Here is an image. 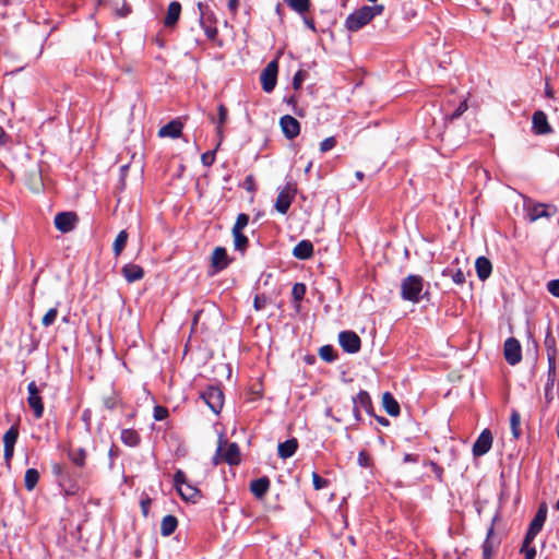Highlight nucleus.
Wrapping results in <instances>:
<instances>
[{"label":"nucleus","instance_id":"obj_1","mask_svg":"<svg viewBox=\"0 0 559 559\" xmlns=\"http://www.w3.org/2000/svg\"><path fill=\"white\" fill-rule=\"evenodd\" d=\"M383 10L382 4L362 5L346 17L345 27L349 32H358L370 23L374 16L382 14Z\"/></svg>","mask_w":559,"mask_h":559},{"label":"nucleus","instance_id":"obj_2","mask_svg":"<svg viewBox=\"0 0 559 559\" xmlns=\"http://www.w3.org/2000/svg\"><path fill=\"white\" fill-rule=\"evenodd\" d=\"M425 281L423 276L409 274L401 282V298L413 304H418L423 299Z\"/></svg>","mask_w":559,"mask_h":559},{"label":"nucleus","instance_id":"obj_3","mask_svg":"<svg viewBox=\"0 0 559 559\" xmlns=\"http://www.w3.org/2000/svg\"><path fill=\"white\" fill-rule=\"evenodd\" d=\"M174 484L180 497L186 501L195 502L201 497V491L187 480L186 474L181 469L175 473Z\"/></svg>","mask_w":559,"mask_h":559},{"label":"nucleus","instance_id":"obj_4","mask_svg":"<svg viewBox=\"0 0 559 559\" xmlns=\"http://www.w3.org/2000/svg\"><path fill=\"white\" fill-rule=\"evenodd\" d=\"M524 210L526 212L530 222H535L539 218H550L557 214V207L551 204L535 203L528 201L524 203Z\"/></svg>","mask_w":559,"mask_h":559},{"label":"nucleus","instance_id":"obj_5","mask_svg":"<svg viewBox=\"0 0 559 559\" xmlns=\"http://www.w3.org/2000/svg\"><path fill=\"white\" fill-rule=\"evenodd\" d=\"M547 518V504L542 503L530 523V527L525 534V545H531L537 534L542 531Z\"/></svg>","mask_w":559,"mask_h":559},{"label":"nucleus","instance_id":"obj_6","mask_svg":"<svg viewBox=\"0 0 559 559\" xmlns=\"http://www.w3.org/2000/svg\"><path fill=\"white\" fill-rule=\"evenodd\" d=\"M201 399L213 413L218 414L222 411L224 405V394L218 386H209L201 393Z\"/></svg>","mask_w":559,"mask_h":559},{"label":"nucleus","instance_id":"obj_7","mask_svg":"<svg viewBox=\"0 0 559 559\" xmlns=\"http://www.w3.org/2000/svg\"><path fill=\"white\" fill-rule=\"evenodd\" d=\"M278 62L277 60L270 61L261 73V84L265 93H271L277 81Z\"/></svg>","mask_w":559,"mask_h":559},{"label":"nucleus","instance_id":"obj_8","mask_svg":"<svg viewBox=\"0 0 559 559\" xmlns=\"http://www.w3.org/2000/svg\"><path fill=\"white\" fill-rule=\"evenodd\" d=\"M27 392V403L34 413V417L39 419L44 415V403L40 396V391L35 381L28 383Z\"/></svg>","mask_w":559,"mask_h":559},{"label":"nucleus","instance_id":"obj_9","mask_svg":"<svg viewBox=\"0 0 559 559\" xmlns=\"http://www.w3.org/2000/svg\"><path fill=\"white\" fill-rule=\"evenodd\" d=\"M338 343L343 350L348 354H356L361 347V340L354 331L340 332Z\"/></svg>","mask_w":559,"mask_h":559},{"label":"nucleus","instance_id":"obj_10","mask_svg":"<svg viewBox=\"0 0 559 559\" xmlns=\"http://www.w3.org/2000/svg\"><path fill=\"white\" fill-rule=\"evenodd\" d=\"M78 222L79 217L74 212H59L53 219L56 228L63 234L72 231Z\"/></svg>","mask_w":559,"mask_h":559},{"label":"nucleus","instance_id":"obj_11","mask_svg":"<svg viewBox=\"0 0 559 559\" xmlns=\"http://www.w3.org/2000/svg\"><path fill=\"white\" fill-rule=\"evenodd\" d=\"M296 190L290 186L286 185L277 194L275 201V209L281 214H286L294 201Z\"/></svg>","mask_w":559,"mask_h":559},{"label":"nucleus","instance_id":"obj_12","mask_svg":"<svg viewBox=\"0 0 559 559\" xmlns=\"http://www.w3.org/2000/svg\"><path fill=\"white\" fill-rule=\"evenodd\" d=\"M504 358L511 366L519 364L522 359V348L520 342L514 337H509L504 342Z\"/></svg>","mask_w":559,"mask_h":559},{"label":"nucleus","instance_id":"obj_13","mask_svg":"<svg viewBox=\"0 0 559 559\" xmlns=\"http://www.w3.org/2000/svg\"><path fill=\"white\" fill-rule=\"evenodd\" d=\"M492 440L491 431L489 429H484L473 445L474 456L485 455L491 449Z\"/></svg>","mask_w":559,"mask_h":559},{"label":"nucleus","instance_id":"obj_14","mask_svg":"<svg viewBox=\"0 0 559 559\" xmlns=\"http://www.w3.org/2000/svg\"><path fill=\"white\" fill-rule=\"evenodd\" d=\"M532 130L537 135H545L552 132L547 115L543 110H536L533 114Z\"/></svg>","mask_w":559,"mask_h":559},{"label":"nucleus","instance_id":"obj_15","mask_svg":"<svg viewBox=\"0 0 559 559\" xmlns=\"http://www.w3.org/2000/svg\"><path fill=\"white\" fill-rule=\"evenodd\" d=\"M280 126L288 140L297 138L300 133V123L293 116L285 115L280 119Z\"/></svg>","mask_w":559,"mask_h":559},{"label":"nucleus","instance_id":"obj_16","mask_svg":"<svg viewBox=\"0 0 559 559\" xmlns=\"http://www.w3.org/2000/svg\"><path fill=\"white\" fill-rule=\"evenodd\" d=\"M230 263L227 251L224 247H216L212 253L211 265L218 272L225 270Z\"/></svg>","mask_w":559,"mask_h":559},{"label":"nucleus","instance_id":"obj_17","mask_svg":"<svg viewBox=\"0 0 559 559\" xmlns=\"http://www.w3.org/2000/svg\"><path fill=\"white\" fill-rule=\"evenodd\" d=\"M313 243L310 240L299 241L293 249V255L299 260H308L313 255Z\"/></svg>","mask_w":559,"mask_h":559},{"label":"nucleus","instance_id":"obj_18","mask_svg":"<svg viewBox=\"0 0 559 559\" xmlns=\"http://www.w3.org/2000/svg\"><path fill=\"white\" fill-rule=\"evenodd\" d=\"M181 14V4L178 1H171L168 4L166 16L164 19V25L166 27H173L179 21Z\"/></svg>","mask_w":559,"mask_h":559},{"label":"nucleus","instance_id":"obj_19","mask_svg":"<svg viewBox=\"0 0 559 559\" xmlns=\"http://www.w3.org/2000/svg\"><path fill=\"white\" fill-rule=\"evenodd\" d=\"M121 273L128 283L140 281L144 276L143 269L133 263H128L121 269Z\"/></svg>","mask_w":559,"mask_h":559},{"label":"nucleus","instance_id":"obj_20","mask_svg":"<svg viewBox=\"0 0 559 559\" xmlns=\"http://www.w3.org/2000/svg\"><path fill=\"white\" fill-rule=\"evenodd\" d=\"M182 131V123L178 120H171L158 130V136L177 139Z\"/></svg>","mask_w":559,"mask_h":559},{"label":"nucleus","instance_id":"obj_21","mask_svg":"<svg viewBox=\"0 0 559 559\" xmlns=\"http://www.w3.org/2000/svg\"><path fill=\"white\" fill-rule=\"evenodd\" d=\"M477 276L480 281H486L492 272V264L486 257H478L475 262Z\"/></svg>","mask_w":559,"mask_h":559},{"label":"nucleus","instance_id":"obj_22","mask_svg":"<svg viewBox=\"0 0 559 559\" xmlns=\"http://www.w3.org/2000/svg\"><path fill=\"white\" fill-rule=\"evenodd\" d=\"M353 404L358 405L359 408H364L368 415H374L371 397L367 391L360 390L358 394L353 397Z\"/></svg>","mask_w":559,"mask_h":559},{"label":"nucleus","instance_id":"obj_23","mask_svg":"<svg viewBox=\"0 0 559 559\" xmlns=\"http://www.w3.org/2000/svg\"><path fill=\"white\" fill-rule=\"evenodd\" d=\"M544 345L547 352V360L548 362H556L557 357V342L556 337L552 334V331L550 328L547 329Z\"/></svg>","mask_w":559,"mask_h":559},{"label":"nucleus","instance_id":"obj_24","mask_svg":"<svg viewBox=\"0 0 559 559\" xmlns=\"http://www.w3.org/2000/svg\"><path fill=\"white\" fill-rule=\"evenodd\" d=\"M270 485V479L263 476L250 483V490L257 498L261 499L269 491Z\"/></svg>","mask_w":559,"mask_h":559},{"label":"nucleus","instance_id":"obj_25","mask_svg":"<svg viewBox=\"0 0 559 559\" xmlns=\"http://www.w3.org/2000/svg\"><path fill=\"white\" fill-rule=\"evenodd\" d=\"M298 449V441L296 438L288 439L278 444L277 451L281 459L292 457Z\"/></svg>","mask_w":559,"mask_h":559},{"label":"nucleus","instance_id":"obj_26","mask_svg":"<svg viewBox=\"0 0 559 559\" xmlns=\"http://www.w3.org/2000/svg\"><path fill=\"white\" fill-rule=\"evenodd\" d=\"M382 405H383V408L385 409V412L390 416L395 417V416L400 415V412H401L400 405L390 392L383 393Z\"/></svg>","mask_w":559,"mask_h":559},{"label":"nucleus","instance_id":"obj_27","mask_svg":"<svg viewBox=\"0 0 559 559\" xmlns=\"http://www.w3.org/2000/svg\"><path fill=\"white\" fill-rule=\"evenodd\" d=\"M218 114L217 118L211 116V121L216 124V132L219 139L223 138V126L226 123L228 118V109L224 104H219L217 107Z\"/></svg>","mask_w":559,"mask_h":559},{"label":"nucleus","instance_id":"obj_28","mask_svg":"<svg viewBox=\"0 0 559 559\" xmlns=\"http://www.w3.org/2000/svg\"><path fill=\"white\" fill-rule=\"evenodd\" d=\"M197 7H198V10H199V22H200V25L201 26L202 25H206V24L214 25L215 22H216V19H215L214 13L210 9V7L206 5V4H203L202 2H198Z\"/></svg>","mask_w":559,"mask_h":559},{"label":"nucleus","instance_id":"obj_29","mask_svg":"<svg viewBox=\"0 0 559 559\" xmlns=\"http://www.w3.org/2000/svg\"><path fill=\"white\" fill-rule=\"evenodd\" d=\"M227 449L223 453L224 454V461L228 463L229 465H236L240 462V452L239 447L237 443H228L227 442Z\"/></svg>","mask_w":559,"mask_h":559},{"label":"nucleus","instance_id":"obj_30","mask_svg":"<svg viewBox=\"0 0 559 559\" xmlns=\"http://www.w3.org/2000/svg\"><path fill=\"white\" fill-rule=\"evenodd\" d=\"M178 526V520L175 515H165L160 523V534L163 536H170Z\"/></svg>","mask_w":559,"mask_h":559},{"label":"nucleus","instance_id":"obj_31","mask_svg":"<svg viewBox=\"0 0 559 559\" xmlns=\"http://www.w3.org/2000/svg\"><path fill=\"white\" fill-rule=\"evenodd\" d=\"M120 438L123 444L132 448L138 447L141 442V437L134 429H122Z\"/></svg>","mask_w":559,"mask_h":559},{"label":"nucleus","instance_id":"obj_32","mask_svg":"<svg viewBox=\"0 0 559 559\" xmlns=\"http://www.w3.org/2000/svg\"><path fill=\"white\" fill-rule=\"evenodd\" d=\"M86 456H87V453H86L85 449H83V448L70 449L68 451V457L78 467L85 466Z\"/></svg>","mask_w":559,"mask_h":559},{"label":"nucleus","instance_id":"obj_33","mask_svg":"<svg viewBox=\"0 0 559 559\" xmlns=\"http://www.w3.org/2000/svg\"><path fill=\"white\" fill-rule=\"evenodd\" d=\"M294 12L305 15L311 5L310 0H283Z\"/></svg>","mask_w":559,"mask_h":559},{"label":"nucleus","instance_id":"obj_34","mask_svg":"<svg viewBox=\"0 0 559 559\" xmlns=\"http://www.w3.org/2000/svg\"><path fill=\"white\" fill-rule=\"evenodd\" d=\"M234 238V249L243 254L249 246V239L242 231H231Z\"/></svg>","mask_w":559,"mask_h":559},{"label":"nucleus","instance_id":"obj_35","mask_svg":"<svg viewBox=\"0 0 559 559\" xmlns=\"http://www.w3.org/2000/svg\"><path fill=\"white\" fill-rule=\"evenodd\" d=\"M510 427H511V432H512V436L514 437V439H516V440L520 439L522 436L521 415L516 409L511 411Z\"/></svg>","mask_w":559,"mask_h":559},{"label":"nucleus","instance_id":"obj_36","mask_svg":"<svg viewBox=\"0 0 559 559\" xmlns=\"http://www.w3.org/2000/svg\"><path fill=\"white\" fill-rule=\"evenodd\" d=\"M497 544H498V542H496L495 538H493V527L490 526V528L487 532L486 539H485V542L483 544V547H481L483 548V556L491 557L492 552H493V549H495Z\"/></svg>","mask_w":559,"mask_h":559},{"label":"nucleus","instance_id":"obj_37","mask_svg":"<svg viewBox=\"0 0 559 559\" xmlns=\"http://www.w3.org/2000/svg\"><path fill=\"white\" fill-rule=\"evenodd\" d=\"M39 480V473L36 468H28L25 472L24 485L28 491H32Z\"/></svg>","mask_w":559,"mask_h":559},{"label":"nucleus","instance_id":"obj_38","mask_svg":"<svg viewBox=\"0 0 559 559\" xmlns=\"http://www.w3.org/2000/svg\"><path fill=\"white\" fill-rule=\"evenodd\" d=\"M19 438V425H12L3 436V447H15Z\"/></svg>","mask_w":559,"mask_h":559},{"label":"nucleus","instance_id":"obj_39","mask_svg":"<svg viewBox=\"0 0 559 559\" xmlns=\"http://www.w3.org/2000/svg\"><path fill=\"white\" fill-rule=\"evenodd\" d=\"M127 241H128V233L126 230H121L117 235V237L114 241V245H112V251L116 257L121 254V252L123 251V249L127 245Z\"/></svg>","mask_w":559,"mask_h":559},{"label":"nucleus","instance_id":"obj_40","mask_svg":"<svg viewBox=\"0 0 559 559\" xmlns=\"http://www.w3.org/2000/svg\"><path fill=\"white\" fill-rule=\"evenodd\" d=\"M442 274L444 276H450L452 281L457 284L462 285L465 283V274L461 269L452 270V269H445Z\"/></svg>","mask_w":559,"mask_h":559},{"label":"nucleus","instance_id":"obj_41","mask_svg":"<svg viewBox=\"0 0 559 559\" xmlns=\"http://www.w3.org/2000/svg\"><path fill=\"white\" fill-rule=\"evenodd\" d=\"M556 368V362H548L547 381L545 383V388L547 391H552L554 389V384L557 377Z\"/></svg>","mask_w":559,"mask_h":559},{"label":"nucleus","instance_id":"obj_42","mask_svg":"<svg viewBox=\"0 0 559 559\" xmlns=\"http://www.w3.org/2000/svg\"><path fill=\"white\" fill-rule=\"evenodd\" d=\"M320 357L328 361L332 362L337 358V355L335 354L334 348L331 345H324L319 349Z\"/></svg>","mask_w":559,"mask_h":559},{"label":"nucleus","instance_id":"obj_43","mask_svg":"<svg viewBox=\"0 0 559 559\" xmlns=\"http://www.w3.org/2000/svg\"><path fill=\"white\" fill-rule=\"evenodd\" d=\"M306 295V285L304 283H296L292 289V296L296 304H299Z\"/></svg>","mask_w":559,"mask_h":559},{"label":"nucleus","instance_id":"obj_44","mask_svg":"<svg viewBox=\"0 0 559 559\" xmlns=\"http://www.w3.org/2000/svg\"><path fill=\"white\" fill-rule=\"evenodd\" d=\"M249 223V215L246 213H240L237 216V219L231 228V231H242Z\"/></svg>","mask_w":559,"mask_h":559},{"label":"nucleus","instance_id":"obj_45","mask_svg":"<svg viewBox=\"0 0 559 559\" xmlns=\"http://www.w3.org/2000/svg\"><path fill=\"white\" fill-rule=\"evenodd\" d=\"M103 403H104V406H105L107 409L112 411V409H115L118 405H120L121 400H120V397H119L116 393H111L110 395L105 396V397L103 399Z\"/></svg>","mask_w":559,"mask_h":559},{"label":"nucleus","instance_id":"obj_46","mask_svg":"<svg viewBox=\"0 0 559 559\" xmlns=\"http://www.w3.org/2000/svg\"><path fill=\"white\" fill-rule=\"evenodd\" d=\"M57 316H58V309L50 308L43 317L41 324L46 328L52 325L57 319Z\"/></svg>","mask_w":559,"mask_h":559},{"label":"nucleus","instance_id":"obj_47","mask_svg":"<svg viewBox=\"0 0 559 559\" xmlns=\"http://www.w3.org/2000/svg\"><path fill=\"white\" fill-rule=\"evenodd\" d=\"M307 75H308V73L305 70H298L295 73V75L293 78V88L295 91H298L301 87V85H302L304 81L306 80Z\"/></svg>","mask_w":559,"mask_h":559},{"label":"nucleus","instance_id":"obj_48","mask_svg":"<svg viewBox=\"0 0 559 559\" xmlns=\"http://www.w3.org/2000/svg\"><path fill=\"white\" fill-rule=\"evenodd\" d=\"M224 444H227V440L223 439V437H219L218 447H217L215 455L213 456L214 465H218L221 462L224 461V454L222 453Z\"/></svg>","mask_w":559,"mask_h":559},{"label":"nucleus","instance_id":"obj_49","mask_svg":"<svg viewBox=\"0 0 559 559\" xmlns=\"http://www.w3.org/2000/svg\"><path fill=\"white\" fill-rule=\"evenodd\" d=\"M312 484H313V488L316 490H321V489L328 487L329 480L321 477L318 473L313 472L312 473Z\"/></svg>","mask_w":559,"mask_h":559},{"label":"nucleus","instance_id":"obj_50","mask_svg":"<svg viewBox=\"0 0 559 559\" xmlns=\"http://www.w3.org/2000/svg\"><path fill=\"white\" fill-rule=\"evenodd\" d=\"M168 415H169V412L166 407L160 406V405H156L154 407L153 417L155 420H157V421L164 420L168 417Z\"/></svg>","mask_w":559,"mask_h":559},{"label":"nucleus","instance_id":"obj_51","mask_svg":"<svg viewBox=\"0 0 559 559\" xmlns=\"http://www.w3.org/2000/svg\"><path fill=\"white\" fill-rule=\"evenodd\" d=\"M336 145V139L334 136H329L326 139H324L321 143H320V152L321 153H325V152H329L331 151L332 148H334Z\"/></svg>","mask_w":559,"mask_h":559},{"label":"nucleus","instance_id":"obj_52","mask_svg":"<svg viewBox=\"0 0 559 559\" xmlns=\"http://www.w3.org/2000/svg\"><path fill=\"white\" fill-rule=\"evenodd\" d=\"M358 464L361 467L371 466V457L365 450L360 451L358 454Z\"/></svg>","mask_w":559,"mask_h":559},{"label":"nucleus","instance_id":"obj_53","mask_svg":"<svg viewBox=\"0 0 559 559\" xmlns=\"http://www.w3.org/2000/svg\"><path fill=\"white\" fill-rule=\"evenodd\" d=\"M521 552L525 555V559H534L536 556L535 547H531L530 545H525V539L523 540V546L521 548Z\"/></svg>","mask_w":559,"mask_h":559},{"label":"nucleus","instance_id":"obj_54","mask_svg":"<svg viewBox=\"0 0 559 559\" xmlns=\"http://www.w3.org/2000/svg\"><path fill=\"white\" fill-rule=\"evenodd\" d=\"M548 292L555 296L559 297V280H551L547 283Z\"/></svg>","mask_w":559,"mask_h":559},{"label":"nucleus","instance_id":"obj_55","mask_svg":"<svg viewBox=\"0 0 559 559\" xmlns=\"http://www.w3.org/2000/svg\"><path fill=\"white\" fill-rule=\"evenodd\" d=\"M202 28L204 29V33L207 38L214 39L217 36V28L212 24L202 25Z\"/></svg>","mask_w":559,"mask_h":559},{"label":"nucleus","instance_id":"obj_56","mask_svg":"<svg viewBox=\"0 0 559 559\" xmlns=\"http://www.w3.org/2000/svg\"><path fill=\"white\" fill-rule=\"evenodd\" d=\"M429 466L431 467V471L435 473L436 478L439 481H442L443 468L432 461L429 462Z\"/></svg>","mask_w":559,"mask_h":559},{"label":"nucleus","instance_id":"obj_57","mask_svg":"<svg viewBox=\"0 0 559 559\" xmlns=\"http://www.w3.org/2000/svg\"><path fill=\"white\" fill-rule=\"evenodd\" d=\"M151 503H152V500L148 497L141 499V502H140L141 511L145 518L148 515Z\"/></svg>","mask_w":559,"mask_h":559},{"label":"nucleus","instance_id":"obj_58","mask_svg":"<svg viewBox=\"0 0 559 559\" xmlns=\"http://www.w3.org/2000/svg\"><path fill=\"white\" fill-rule=\"evenodd\" d=\"M215 155L213 152L203 153L201 156L202 164L204 166H211L214 163Z\"/></svg>","mask_w":559,"mask_h":559},{"label":"nucleus","instance_id":"obj_59","mask_svg":"<svg viewBox=\"0 0 559 559\" xmlns=\"http://www.w3.org/2000/svg\"><path fill=\"white\" fill-rule=\"evenodd\" d=\"M467 109L466 102H461L456 109L451 114V119L459 118Z\"/></svg>","mask_w":559,"mask_h":559},{"label":"nucleus","instance_id":"obj_60","mask_svg":"<svg viewBox=\"0 0 559 559\" xmlns=\"http://www.w3.org/2000/svg\"><path fill=\"white\" fill-rule=\"evenodd\" d=\"M14 455V448L13 447H4L3 449V456L5 460L7 465L9 466L11 464V460Z\"/></svg>","mask_w":559,"mask_h":559},{"label":"nucleus","instance_id":"obj_61","mask_svg":"<svg viewBox=\"0 0 559 559\" xmlns=\"http://www.w3.org/2000/svg\"><path fill=\"white\" fill-rule=\"evenodd\" d=\"M265 301H266V299H265V297H264V296L257 295V296L254 297V300H253V307H254V309H255V310H261V309H263V308H264V306H265Z\"/></svg>","mask_w":559,"mask_h":559},{"label":"nucleus","instance_id":"obj_62","mask_svg":"<svg viewBox=\"0 0 559 559\" xmlns=\"http://www.w3.org/2000/svg\"><path fill=\"white\" fill-rule=\"evenodd\" d=\"M404 463H416L418 461L417 454L407 453L403 457Z\"/></svg>","mask_w":559,"mask_h":559},{"label":"nucleus","instance_id":"obj_63","mask_svg":"<svg viewBox=\"0 0 559 559\" xmlns=\"http://www.w3.org/2000/svg\"><path fill=\"white\" fill-rule=\"evenodd\" d=\"M118 454H119V450H118L115 445H112V447L110 448V450H109V453H108L109 459H110V467H112L114 459H115L116 456H118Z\"/></svg>","mask_w":559,"mask_h":559},{"label":"nucleus","instance_id":"obj_64","mask_svg":"<svg viewBox=\"0 0 559 559\" xmlns=\"http://www.w3.org/2000/svg\"><path fill=\"white\" fill-rule=\"evenodd\" d=\"M228 9L233 12V13H236L237 12V9H238V5H239V1L238 0H228Z\"/></svg>","mask_w":559,"mask_h":559}]
</instances>
